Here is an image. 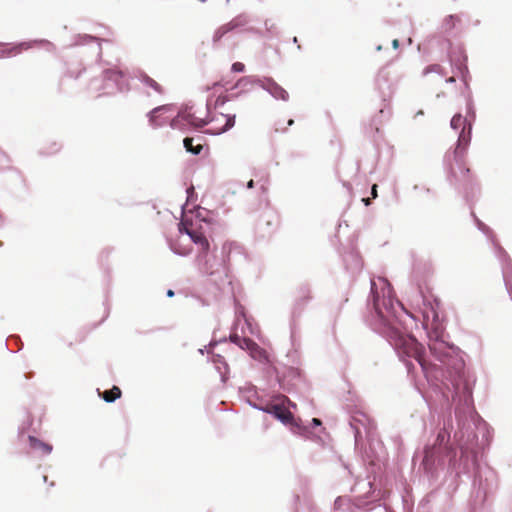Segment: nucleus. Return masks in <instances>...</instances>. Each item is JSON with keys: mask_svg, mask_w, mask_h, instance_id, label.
Listing matches in <instances>:
<instances>
[{"mask_svg": "<svg viewBox=\"0 0 512 512\" xmlns=\"http://www.w3.org/2000/svg\"><path fill=\"white\" fill-rule=\"evenodd\" d=\"M379 282L381 295L375 280L370 281L368 306L372 303V309L368 321L371 328L389 342L408 374L414 372L415 361L429 382L451 390L453 401L463 402L470 410L473 405L472 391L466 378L462 352L447 340L444 325L435 308L424 311L422 323L433 358L430 359L417 339L407 333L415 322L414 317L398 301L395 305L388 281L379 278Z\"/></svg>", "mask_w": 512, "mask_h": 512, "instance_id": "obj_1", "label": "nucleus"}, {"mask_svg": "<svg viewBox=\"0 0 512 512\" xmlns=\"http://www.w3.org/2000/svg\"><path fill=\"white\" fill-rule=\"evenodd\" d=\"M475 112H471L468 108V115L463 117L461 114H455L451 121V128L458 134L457 146L454 150V157L458 161L462 157L464 151L468 147L471 140V121L475 120Z\"/></svg>", "mask_w": 512, "mask_h": 512, "instance_id": "obj_2", "label": "nucleus"}, {"mask_svg": "<svg viewBox=\"0 0 512 512\" xmlns=\"http://www.w3.org/2000/svg\"><path fill=\"white\" fill-rule=\"evenodd\" d=\"M448 440L449 434L446 431H441L438 433L433 447L425 450L423 465L426 469H431L436 462L443 464L444 457H448L450 461L455 457L456 451L448 445Z\"/></svg>", "mask_w": 512, "mask_h": 512, "instance_id": "obj_3", "label": "nucleus"}, {"mask_svg": "<svg viewBox=\"0 0 512 512\" xmlns=\"http://www.w3.org/2000/svg\"><path fill=\"white\" fill-rule=\"evenodd\" d=\"M197 113V111H192V107H186L180 110L171 120V128L180 130L181 132L185 133L191 127L202 128L212 121V119H209L207 115L202 117L201 115H197Z\"/></svg>", "mask_w": 512, "mask_h": 512, "instance_id": "obj_4", "label": "nucleus"}, {"mask_svg": "<svg viewBox=\"0 0 512 512\" xmlns=\"http://www.w3.org/2000/svg\"><path fill=\"white\" fill-rule=\"evenodd\" d=\"M103 87L105 93L114 91L125 92L129 89L128 80L122 71L117 68H108L103 71Z\"/></svg>", "mask_w": 512, "mask_h": 512, "instance_id": "obj_5", "label": "nucleus"}, {"mask_svg": "<svg viewBox=\"0 0 512 512\" xmlns=\"http://www.w3.org/2000/svg\"><path fill=\"white\" fill-rule=\"evenodd\" d=\"M36 43L44 45L48 51L55 49V46L47 40L23 41L17 44L0 42V59L15 56L23 50L31 48Z\"/></svg>", "mask_w": 512, "mask_h": 512, "instance_id": "obj_6", "label": "nucleus"}, {"mask_svg": "<svg viewBox=\"0 0 512 512\" xmlns=\"http://www.w3.org/2000/svg\"><path fill=\"white\" fill-rule=\"evenodd\" d=\"M198 262L202 272L207 275L212 276L226 273L225 259L223 256L221 258H217L215 255L210 256L209 252L199 253Z\"/></svg>", "mask_w": 512, "mask_h": 512, "instance_id": "obj_7", "label": "nucleus"}, {"mask_svg": "<svg viewBox=\"0 0 512 512\" xmlns=\"http://www.w3.org/2000/svg\"><path fill=\"white\" fill-rule=\"evenodd\" d=\"M263 412L272 415L283 424L292 423L294 420L293 414L283 404L268 403Z\"/></svg>", "mask_w": 512, "mask_h": 512, "instance_id": "obj_8", "label": "nucleus"}, {"mask_svg": "<svg viewBox=\"0 0 512 512\" xmlns=\"http://www.w3.org/2000/svg\"><path fill=\"white\" fill-rule=\"evenodd\" d=\"M260 87L276 100L287 101L289 99L288 92L270 77H262Z\"/></svg>", "mask_w": 512, "mask_h": 512, "instance_id": "obj_9", "label": "nucleus"}, {"mask_svg": "<svg viewBox=\"0 0 512 512\" xmlns=\"http://www.w3.org/2000/svg\"><path fill=\"white\" fill-rule=\"evenodd\" d=\"M352 491L356 493L357 502L354 503V506L357 508H363V504L361 502L362 498H368V496L374 493L372 483L366 480L358 481L355 486L352 488Z\"/></svg>", "mask_w": 512, "mask_h": 512, "instance_id": "obj_10", "label": "nucleus"}, {"mask_svg": "<svg viewBox=\"0 0 512 512\" xmlns=\"http://www.w3.org/2000/svg\"><path fill=\"white\" fill-rule=\"evenodd\" d=\"M229 340L243 350H249L252 353L256 351L259 352V354L261 355L264 354V350L260 348L257 343H255L253 340L249 338H242L237 334H231L229 336Z\"/></svg>", "mask_w": 512, "mask_h": 512, "instance_id": "obj_11", "label": "nucleus"}, {"mask_svg": "<svg viewBox=\"0 0 512 512\" xmlns=\"http://www.w3.org/2000/svg\"><path fill=\"white\" fill-rule=\"evenodd\" d=\"M243 24H244V22L242 21V19L240 17H236V18L232 19L230 22L222 25L214 32L213 42L216 43V42L220 41L221 38L224 35H226L228 32L242 26Z\"/></svg>", "mask_w": 512, "mask_h": 512, "instance_id": "obj_12", "label": "nucleus"}, {"mask_svg": "<svg viewBox=\"0 0 512 512\" xmlns=\"http://www.w3.org/2000/svg\"><path fill=\"white\" fill-rule=\"evenodd\" d=\"M211 362L215 365L216 370L220 374L221 381L226 383L229 378V365L225 358L220 354H213L211 357Z\"/></svg>", "mask_w": 512, "mask_h": 512, "instance_id": "obj_13", "label": "nucleus"}, {"mask_svg": "<svg viewBox=\"0 0 512 512\" xmlns=\"http://www.w3.org/2000/svg\"><path fill=\"white\" fill-rule=\"evenodd\" d=\"M186 235L189 236L193 243L199 246V253L209 252V241L201 232H198L196 230H187Z\"/></svg>", "mask_w": 512, "mask_h": 512, "instance_id": "obj_14", "label": "nucleus"}, {"mask_svg": "<svg viewBox=\"0 0 512 512\" xmlns=\"http://www.w3.org/2000/svg\"><path fill=\"white\" fill-rule=\"evenodd\" d=\"M172 106L171 105H161L158 107H155L151 111L147 113V117L149 120V123L152 127L157 128L163 125L162 122H160L158 119L160 118L161 114L171 111Z\"/></svg>", "mask_w": 512, "mask_h": 512, "instance_id": "obj_15", "label": "nucleus"}, {"mask_svg": "<svg viewBox=\"0 0 512 512\" xmlns=\"http://www.w3.org/2000/svg\"><path fill=\"white\" fill-rule=\"evenodd\" d=\"M220 117L225 120V124L221 128H218V129H213V128L206 129L204 131L206 134L220 135L222 133L227 132L235 125V115L221 114Z\"/></svg>", "mask_w": 512, "mask_h": 512, "instance_id": "obj_16", "label": "nucleus"}, {"mask_svg": "<svg viewBox=\"0 0 512 512\" xmlns=\"http://www.w3.org/2000/svg\"><path fill=\"white\" fill-rule=\"evenodd\" d=\"M136 78L146 87L153 89L156 93H162V87L159 83H157L154 79L148 76L145 72L140 71Z\"/></svg>", "mask_w": 512, "mask_h": 512, "instance_id": "obj_17", "label": "nucleus"}, {"mask_svg": "<svg viewBox=\"0 0 512 512\" xmlns=\"http://www.w3.org/2000/svg\"><path fill=\"white\" fill-rule=\"evenodd\" d=\"M98 394L102 397V399L107 403H113L117 399L121 397V390L117 386H113L110 390H106L103 393L100 392L99 389H97Z\"/></svg>", "mask_w": 512, "mask_h": 512, "instance_id": "obj_18", "label": "nucleus"}, {"mask_svg": "<svg viewBox=\"0 0 512 512\" xmlns=\"http://www.w3.org/2000/svg\"><path fill=\"white\" fill-rule=\"evenodd\" d=\"M91 42H95L96 43L97 53H98V55H101V45H100L99 39L94 37V36H91V35H88V34L78 35L75 38V41H74L73 45H86V44H89Z\"/></svg>", "mask_w": 512, "mask_h": 512, "instance_id": "obj_19", "label": "nucleus"}, {"mask_svg": "<svg viewBox=\"0 0 512 512\" xmlns=\"http://www.w3.org/2000/svg\"><path fill=\"white\" fill-rule=\"evenodd\" d=\"M350 427L354 431L355 444L358 445L362 438L361 427H365V424L360 418L353 416L350 421Z\"/></svg>", "mask_w": 512, "mask_h": 512, "instance_id": "obj_20", "label": "nucleus"}, {"mask_svg": "<svg viewBox=\"0 0 512 512\" xmlns=\"http://www.w3.org/2000/svg\"><path fill=\"white\" fill-rule=\"evenodd\" d=\"M28 440H29V445L32 449L41 450L44 454L51 453L52 446L50 444L44 443L34 436H29Z\"/></svg>", "mask_w": 512, "mask_h": 512, "instance_id": "obj_21", "label": "nucleus"}, {"mask_svg": "<svg viewBox=\"0 0 512 512\" xmlns=\"http://www.w3.org/2000/svg\"><path fill=\"white\" fill-rule=\"evenodd\" d=\"M261 78L260 76H244L241 77L237 82L235 87H248V86H259L261 84Z\"/></svg>", "mask_w": 512, "mask_h": 512, "instance_id": "obj_22", "label": "nucleus"}, {"mask_svg": "<svg viewBox=\"0 0 512 512\" xmlns=\"http://www.w3.org/2000/svg\"><path fill=\"white\" fill-rule=\"evenodd\" d=\"M184 148L192 155H199L203 149L202 144L193 145V139L186 137L183 140Z\"/></svg>", "mask_w": 512, "mask_h": 512, "instance_id": "obj_23", "label": "nucleus"}, {"mask_svg": "<svg viewBox=\"0 0 512 512\" xmlns=\"http://www.w3.org/2000/svg\"><path fill=\"white\" fill-rule=\"evenodd\" d=\"M334 507L336 510H345L350 509L351 504L350 501L345 497H338L334 502Z\"/></svg>", "mask_w": 512, "mask_h": 512, "instance_id": "obj_24", "label": "nucleus"}, {"mask_svg": "<svg viewBox=\"0 0 512 512\" xmlns=\"http://www.w3.org/2000/svg\"><path fill=\"white\" fill-rule=\"evenodd\" d=\"M458 17L456 15H448L443 21V28L449 31L455 27Z\"/></svg>", "mask_w": 512, "mask_h": 512, "instance_id": "obj_25", "label": "nucleus"}, {"mask_svg": "<svg viewBox=\"0 0 512 512\" xmlns=\"http://www.w3.org/2000/svg\"><path fill=\"white\" fill-rule=\"evenodd\" d=\"M222 341H226V339H225V338H223L222 340H220V342H222ZM218 343H219V341H214V340H212V341H210V343L208 344V346H205L204 348H200L198 351H199V353H200V354H202V355H203L205 352L210 353V350H211L212 348H214Z\"/></svg>", "mask_w": 512, "mask_h": 512, "instance_id": "obj_26", "label": "nucleus"}, {"mask_svg": "<svg viewBox=\"0 0 512 512\" xmlns=\"http://www.w3.org/2000/svg\"><path fill=\"white\" fill-rule=\"evenodd\" d=\"M441 71V66L438 65V64H433V65H429L427 66L424 71H423V75H427L431 72H435V73H440Z\"/></svg>", "mask_w": 512, "mask_h": 512, "instance_id": "obj_27", "label": "nucleus"}, {"mask_svg": "<svg viewBox=\"0 0 512 512\" xmlns=\"http://www.w3.org/2000/svg\"><path fill=\"white\" fill-rule=\"evenodd\" d=\"M231 70L235 73H241L245 70V65L241 62H234L231 66Z\"/></svg>", "mask_w": 512, "mask_h": 512, "instance_id": "obj_28", "label": "nucleus"}, {"mask_svg": "<svg viewBox=\"0 0 512 512\" xmlns=\"http://www.w3.org/2000/svg\"><path fill=\"white\" fill-rule=\"evenodd\" d=\"M187 193V202L193 201L194 197H196L194 186H190L186 190Z\"/></svg>", "mask_w": 512, "mask_h": 512, "instance_id": "obj_29", "label": "nucleus"}, {"mask_svg": "<svg viewBox=\"0 0 512 512\" xmlns=\"http://www.w3.org/2000/svg\"><path fill=\"white\" fill-rule=\"evenodd\" d=\"M471 215L472 217L474 218V221H475V224L477 226L478 229H480V219L477 217L473 207L471 206Z\"/></svg>", "mask_w": 512, "mask_h": 512, "instance_id": "obj_30", "label": "nucleus"}, {"mask_svg": "<svg viewBox=\"0 0 512 512\" xmlns=\"http://www.w3.org/2000/svg\"><path fill=\"white\" fill-rule=\"evenodd\" d=\"M251 353V356L254 358V359H257V360H262V359H265L266 358V354L264 353L263 355L259 354V352H256L254 351L253 353Z\"/></svg>", "mask_w": 512, "mask_h": 512, "instance_id": "obj_31", "label": "nucleus"}, {"mask_svg": "<svg viewBox=\"0 0 512 512\" xmlns=\"http://www.w3.org/2000/svg\"><path fill=\"white\" fill-rule=\"evenodd\" d=\"M187 230H191L190 228L187 227L186 223L184 221H182L180 224H179V232L180 233H185L186 234V231Z\"/></svg>", "mask_w": 512, "mask_h": 512, "instance_id": "obj_32", "label": "nucleus"}, {"mask_svg": "<svg viewBox=\"0 0 512 512\" xmlns=\"http://www.w3.org/2000/svg\"><path fill=\"white\" fill-rule=\"evenodd\" d=\"M290 330H291V338H293L296 333V326H295L294 318L292 319V321L290 323Z\"/></svg>", "mask_w": 512, "mask_h": 512, "instance_id": "obj_33", "label": "nucleus"}, {"mask_svg": "<svg viewBox=\"0 0 512 512\" xmlns=\"http://www.w3.org/2000/svg\"><path fill=\"white\" fill-rule=\"evenodd\" d=\"M311 424L313 427L321 426L322 422L319 418H312Z\"/></svg>", "mask_w": 512, "mask_h": 512, "instance_id": "obj_34", "label": "nucleus"}, {"mask_svg": "<svg viewBox=\"0 0 512 512\" xmlns=\"http://www.w3.org/2000/svg\"><path fill=\"white\" fill-rule=\"evenodd\" d=\"M248 403H249V405H250L252 408H254V409H256V410H259V411H262V412H263V409H265V406H259V405L255 404V403H252L251 401H249Z\"/></svg>", "mask_w": 512, "mask_h": 512, "instance_id": "obj_35", "label": "nucleus"}, {"mask_svg": "<svg viewBox=\"0 0 512 512\" xmlns=\"http://www.w3.org/2000/svg\"><path fill=\"white\" fill-rule=\"evenodd\" d=\"M302 431H306V429H302L299 425L295 424V427L293 429V433L301 434Z\"/></svg>", "mask_w": 512, "mask_h": 512, "instance_id": "obj_36", "label": "nucleus"}, {"mask_svg": "<svg viewBox=\"0 0 512 512\" xmlns=\"http://www.w3.org/2000/svg\"><path fill=\"white\" fill-rule=\"evenodd\" d=\"M371 194H372V197L373 198H376L377 197V185L374 184L371 188Z\"/></svg>", "mask_w": 512, "mask_h": 512, "instance_id": "obj_37", "label": "nucleus"}, {"mask_svg": "<svg viewBox=\"0 0 512 512\" xmlns=\"http://www.w3.org/2000/svg\"><path fill=\"white\" fill-rule=\"evenodd\" d=\"M254 185H255L254 181H253V180H249V181L247 182V184H246V187H247L248 189H252V188H254Z\"/></svg>", "mask_w": 512, "mask_h": 512, "instance_id": "obj_38", "label": "nucleus"}, {"mask_svg": "<svg viewBox=\"0 0 512 512\" xmlns=\"http://www.w3.org/2000/svg\"><path fill=\"white\" fill-rule=\"evenodd\" d=\"M360 268H361V262L358 258H356L354 269L356 270V269H360Z\"/></svg>", "mask_w": 512, "mask_h": 512, "instance_id": "obj_39", "label": "nucleus"}, {"mask_svg": "<svg viewBox=\"0 0 512 512\" xmlns=\"http://www.w3.org/2000/svg\"><path fill=\"white\" fill-rule=\"evenodd\" d=\"M392 47H393L394 49H397V48L399 47V41H398L397 39H394V40L392 41Z\"/></svg>", "mask_w": 512, "mask_h": 512, "instance_id": "obj_40", "label": "nucleus"}, {"mask_svg": "<svg viewBox=\"0 0 512 512\" xmlns=\"http://www.w3.org/2000/svg\"><path fill=\"white\" fill-rule=\"evenodd\" d=\"M174 291L172 289H168L167 292H166V295L167 297H173L174 296Z\"/></svg>", "mask_w": 512, "mask_h": 512, "instance_id": "obj_41", "label": "nucleus"}, {"mask_svg": "<svg viewBox=\"0 0 512 512\" xmlns=\"http://www.w3.org/2000/svg\"><path fill=\"white\" fill-rule=\"evenodd\" d=\"M308 293H309V290H308V289H306V288H304V289H303V296H305V297H306V299H309V298H310V297L308 296Z\"/></svg>", "mask_w": 512, "mask_h": 512, "instance_id": "obj_42", "label": "nucleus"}, {"mask_svg": "<svg viewBox=\"0 0 512 512\" xmlns=\"http://www.w3.org/2000/svg\"><path fill=\"white\" fill-rule=\"evenodd\" d=\"M265 26L269 30L270 28H273V25L269 24V21H265Z\"/></svg>", "mask_w": 512, "mask_h": 512, "instance_id": "obj_43", "label": "nucleus"}, {"mask_svg": "<svg viewBox=\"0 0 512 512\" xmlns=\"http://www.w3.org/2000/svg\"><path fill=\"white\" fill-rule=\"evenodd\" d=\"M265 26L269 30L270 28H273V25L269 24V21H265Z\"/></svg>", "mask_w": 512, "mask_h": 512, "instance_id": "obj_44", "label": "nucleus"}, {"mask_svg": "<svg viewBox=\"0 0 512 512\" xmlns=\"http://www.w3.org/2000/svg\"><path fill=\"white\" fill-rule=\"evenodd\" d=\"M265 26L269 30L270 28H273V25L269 24V21H265Z\"/></svg>", "mask_w": 512, "mask_h": 512, "instance_id": "obj_45", "label": "nucleus"}, {"mask_svg": "<svg viewBox=\"0 0 512 512\" xmlns=\"http://www.w3.org/2000/svg\"><path fill=\"white\" fill-rule=\"evenodd\" d=\"M362 201L364 202V204H365L366 206H368V205L370 204V201H369V199H367V198H363V199H362Z\"/></svg>", "mask_w": 512, "mask_h": 512, "instance_id": "obj_46", "label": "nucleus"}, {"mask_svg": "<svg viewBox=\"0 0 512 512\" xmlns=\"http://www.w3.org/2000/svg\"><path fill=\"white\" fill-rule=\"evenodd\" d=\"M481 229H482V232L486 233L488 228L482 223V226H481Z\"/></svg>", "mask_w": 512, "mask_h": 512, "instance_id": "obj_47", "label": "nucleus"}, {"mask_svg": "<svg viewBox=\"0 0 512 512\" xmlns=\"http://www.w3.org/2000/svg\"><path fill=\"white\" fill-rule=\"evenodd\" d=\"M446 82H449V83H453L455 82V78L454 77H450L446 80Z\"/></svg>", "mask_w": 512, "mask_h": 512, "instance_id": "obj_48", "label": "nucleus"}, {"mask_svg": "<svg viewBox=\"0 0 512 512\" xmlns=\"http://www.w3.org/2000/svg\"><path fill=\"white\" fill-rule=\"evenodd\" d=\"M423 114H424V112H423L422 110H419V111L416 113L415 117H417V116H421V115H423Z\"/></svg>", "mask_w": 512, "mask_h": 512, "instance_id": "obj_49", "label": "nucleus"}, {"mask_svg": "<svg viewBox=\"0 0 512 512\" xmlns=\"http://www.w3.org/2000/svg\"><path fill=\"white\" fill-rule=\"evenodd\" d=\"M226 250H227V246H226V245H223V247H222V253H225V252H226Z\"/></svg>", "mask_w": 512, "mask_h": 512, "instance_id": "obj_50", "label": "nucleus"}, {"mask_svg": "<svg viewBox=\"0 0 512 512\" xmlns=\"http://www.w3.org/2000/svg\"><path fill=\"white\" fill-rule=\"evenodd\" d=\"M293 123H294V120H293V119H290V120L288 121V125H289V126L293 125Z\"/></svg>", "mask_w": 512, "mask_h": 512, "instance_id": "obj_51", "label": "nucleus"}, {"mask_svg": "<svg viewBox=\"0 0 512 512\" xmlns=\"http://www.w3.org/2000/svg\"><path fill=\"white\" fill-rule=\"evenodd\" d=\"M376 50L377 51H381L382 50V46L381 45L376 46Z\"/></svg>", "mask_w": 512, "mask_h": 512, "instance_id": "obj_52", "label": "nucleus"}, {"mask_svg": "<svg viewBox=\"0 0 512 512\" xmlns=\"http://www.w3.org/2000/svg\"><path fill=\"white\" fill-rule=\"evenodd\" d=\"M297 42H298L297 37H294V38H293V43H297Z\"/></svg>", "mask_w": 512, "mask_h": 512, "instance_id": "obj_53", "label": "nucleus"}, {"mask_svg": "<svg viewBox=\"0 0 512 512\" xmlns=\"http://www.w3.org/2000/svg\"><path fill=\"white\" fill-rule=\"evenodd\" d=\"M245 322L250 327V323H249V320L247 318H245Z\"/></svg>", "mask_w": 512, "mask_h": 512, "instance_id": "obj_54", "label": "nucleus"}, {"mask_svg": "<svg viewBox=\"0 0 512 512\" xmlns=\"http://www.w3.org/2000/svg\"><path fill=\"white\" fill-rule=\"evenodd\" d=\"M384 111H385V109H384V108H381V109H380V113H381V114H383V113H384Z\"/></svg>", "mask_w": 512, "mask_h": 512, "instance_id": "obj_55", "label": "nucleus"}, {"mask_svg": "<svg viewBox=\"0 0 512 512\" xmlns=\"http://www.w3.org/2000/svg\"><path fill=\"white\" fill-rule=\"evenodd\" d=\"M239 313H240L243 317H245V315H244V311H243V310H241Z\"/></svg>", "mask_w": 512, "mask_h": 512, "instance_id": "obj_56", "label": "nucleus"}, {"mask_svg": "<svg viewBox=\"0 0 512 512\" xmlns=\"http://www.w3.org/2000/svg\"><path fill=\"white\" fill-rule=\"evenodd\" d=\"M91 85H92V86H94L95 88H97V87L95 86V82H94V81H93V82H91Z\"/></svg>", "mask_w": 512, "mask_h": 512, "instance_id": "obj_57", "label": "nucleus"}, {"mask_svg": "<svg viewBox=\"0 0 512 512\" xmlns=\"http://www.w3.org/2000/svg\"><path fill=\"white\" fill-rule=\"evenodd\" d=\"M231 0H227V3H229Z\"/></svg>", "mask_w": 512, "mask_h": 512, "instance_id": "obj_58", "label": "nucleus"}]
</instances>
